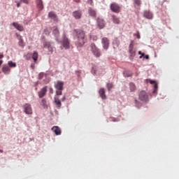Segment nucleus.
Here are the masks:
<instances>
[{"label": "nucleus", "mask_w": 179, "mask_h": 179, "mask_svg": "<svg viewBox=\"0 0 179 179\" xmlns=\"http://www.w3.org/2000/svg\"><path fill=\"white\" fill-rule=\"evenodd\" d=\"M73 32L76 33L77 37L76 45L77 47H83V45H85L87 41L86 39V34L85 33V31L81 29H74Z\"/></svg>", "instance_id": "nucleus-1"}, {"label": "nucleus", "mask_w": 179, "mask_h": 179, "mask_svg": "<svg viewBox=\"0 0 179 179\" xmlns=\"http://www.w3.org/2000/svg\"><path fill=\"white\" fill-rule=\"evenodd\" d=\"M90 50H91L92 53L93 54V55L94 57H96V58H100V57H101V52L100 51V49H99V48H97L96 44L91 43Z\"/></svg>", "instance_id": "nucleus-2"}, {"label": "nucleus", "mask_w": 179, "mask_h": 179, "mask_svg": "<svg viewBox=\"0 0 179 179\" xmlns=\"http://www.w3.org/2000/svg\"><path fill=\"white\" fill-rule=\"evenodd\" d=\"M110 10L114 13H120V12H121V7L115 2L110 3Z\"/></svg>", "instance_id": "nucleus-3"}, {"label": "nucleus", "mask_w": 179, "mask_h": 179, "mask_svg": "<svg viewBox=\"0 0 179 179\" xmlns=\"http://www.w3.org/2000/svg\"><path fill=\"white\" fill-rule=\"evenodd\" d=\"M138 99L141 101H144L145 103L149 101V95L145 91L140 92L138 94Z\"/></svg>", "instance_id": "nucleus-4"}, {"label": "nucleus", "mask_w": 179, "mask_h": 179, "mask_svg": "<svg viewBox=\"0 0 179 179\" xmlns=\"http://www.w3.org/2000/svg\"><path fill=\"white\" fill-rule=\"evenodd\" d=\"M134 41L133 40H131L130 41V44L129 45V52L130 54V57H131V58H134V57H135V55H136V50H135L134 48Z\"/></svg>", "instance_id": "nucleus-5"}, {"label": "nucleus", "mask_w": 179, "mask_h": 179, "mask_svg": "<svg viewBox=\"0 0 179 179\" xmlns=\"http://www.w3.org/2000/svg\"><path fill=\"white\" fill-rule=\"evenodd\" d=\"M24 113L25 114H33V109H31V105L29 103H25L24 105Z\"/></svg>", "instance_id": "nucleus-6"}, {"label": "nucleus", "mask_w": 179, "mask_h": 179, "mask_svg": "<svg viewBox=\"0 0 179 179\" xmlns=\"http://www.w3.org/2000/svg\"><path fill=\"white\" fill-rule=\"evenodd\" d=\"M64 81H57L55 83V89H56V90H64Z\"/></svg>", "instance_id": "nucleus-7"}, {"label": "nucleus", "mask_w": 179, "mask_h": 179, "mask_svg": "<svg viewBox=\"0 0 179 179\" xmlns=\"http://www.w3.org/2000/svg\"><path fill=\"white\" fill-rule=\"evenodd\" d=\"M101 43L104 50H108V47L110 45V41H108V38L106 37L103 38L101 40Z\"/></svg>", "instance_id": "nucleus-8"}, {"label": "nucleus", "mask_w": 179, "mask_h": 179, "mask_svg": "<svg viewBox=\"0 0 179 179\" xmlns=\"http://www.w3.org/2000/svg\"><path fill=\"white\" fill-rule=\"evenodd\" d=\"M143 17H145V19H149L151 20L153 19V13H152V12H150L149 10H144Z\"/></svg>", "instance_id": "nucleus-9"}, {"label": "nucleus", "mask_w": 179, "mask_h": 179, "mask_svg": "<svg viewBox=\"0 0 179 179\" xmlns=\"http://www.w3.org/2000/svg\"><path fill=\"white\" fill-rule=\"evenodd\" d=\"M38 97L39 99H43L47 94V86L43 87L38 92Z\"/></svg>", "instance_id": "nucleus-10"}, {"label": "nucleus", "mask_w": 179, "mask_h": 179, "mask_svg": "<svg viewBox=\"0 0 179 179\" xmlns=\"http://www.w3.org/2000/svg\"><path fill=\"white\" fill-rule=\"evenodd\" d=\"M48 17L49 19H51V20H53V22H58V17H57V15L53 11H51L48 13Z\"/></svg>", "instance_id": "nucleus-11"}, {"label": "nucleus", "mask_w": 179, "mask_h": 179, "mask_svg": "<svg viewBox=\"0 0 179 179\" xmlns=\"http://www.w3.org/2000/svg\"><path fill=\"white\" fill-rule=\"evenodd\" d=\"M97 25L99 27V29H104V26H106V22H104V20L98 18Z\"/></svg>", "instance_id": "nucleus-12"}, {"label": "nucleus", "mask_w": 179, "mask_h": 179, "mask_svg": "<svg viewBox=\"0 0 179 179\" xmlns=\"http://www.w3.org/2000/svg\"><path fill=\"white\" fill-rule=\"evenodd\" d=\"M44 48H47L50 52V54H52L53 50L51 47V43L50 42H45L43 44Z\"/></svg>", "instance_id": "nucleus-13"}, {"label": "nucleus", "mask_w": 179, "mask_h": 179, "mask_svg": "<svg viewBox=\"0 0 179 179\" xmlns=\"http://www.w3.org/2000/svg\"><path fill=\"white\" fill-rule=\"evenodd\" d=\"M2 72L5 73V75H9V73H10V67L6 64L3 65Z\"/></svg>", "instance_id": "nucleus-14"}, {"label": "nucleus", "mask_w": 179, "mask_h": 179, "mask_svg": "<svg viewBox=\"0 0 179 179\" xmlns=\"http://www.w3.org/2000/svg\"><path fill=\"white\" fill-rule=\"evenodd\" d=\"M69 45H70L69 39H68L66 37H64L63 39V47L66 50H68V48H69Z\"/></svg>", "instance_id": "nucleus-15"}, {"label": "nucleus", "mask_w": 179, "mask_h": 179, "mask_svg": "<svg viewBox=\"0 0 179 179\" xmlns=\"http://www.w3.org/2000/svg\"><path fill=\"white\" fill-rule=\"evenodd\" d=\"M73 16L75 19H80L82 17V11L76 10L73 12Z\"/></svg>", "instance_id": "nucleus-16"}, {"label": "nucleus", "mask_w": 179, "mask_h": 179, "mask_svg": "<svg viewBox=\"0 0 179 179\" xmlns=\"http://www.w3.org/2000/svg\"><path fill=\"white\" fill-rule=\"evenodd\" d=\"M99 96L100 97H101V99L103 100L106 99V90H104V88H101L99 91Z\"/></svg>", "instance_id": "nucleus-17"}, {"label": "nucleus", "mask_w": 179, "mask_h": 179, "mask_svg": "<svg viewBox=\"0 0 179 179\" xmlns=\"http://www.w3.org/2000/svg\"><path fill=\"white\" fill-rule=\"evenodd\" d=\"M52 131L55 132V135H61V129L58 126H54Z\"/></svg>", "instance_id": "nucleus-18"}, {"label": "nucleus", "mask_w": 179, "mask_h": 179, "mask_svg": "<svg viewBox=\"0 0 179 179\" xmlns=\"http://www.w3.org/2000/svg\"><path fill=\"white\" fill-rule=\"evenodd\" d=\"M13 26L17 29L19 31H23L24 28L23 26L19 24L17 22H13Z\"/></svg>", "instance_id": "nucleus-19"}, {"label": "nucleus", "mask_w": 179, "mask_h": 179, "mask_svg": "<svg viewBox=\"0 0 179 179\" xmlns=\"http://www.w3.org/2000/svg\"><path fill=\"white\" fill-rule=\"evenodd\" d=\"M88 13H89L90 16H91L92 17H96V16L97 15L95 10L92 8H90L88 9Z\"/></svg>", "instance_id": "nucleus-20"}, {"label": "nucleus", "mask_w": 179, "mask_h": 179, "mask_svg": "<svg viewBox=\"0 0 179 179\" xmlns=\"http://www.w3.org/2000/svg\"><path fill=\"white\" fill-rule=\"evenodd\" d=\"M54 99L57 108H61V106H62V104L61 103V100H59V97L55 96Z\"/></svg>", "instance_id": "nucleus-21"}, {"label": "nucleus", "mask_w": 179, "mask_h": 179, "mask_svg": "<svg viewBox=\"0 0 179 179\" xmlns=\"http://www.w3.org/2000/svg\"><path fill=\"white\" fill-rule=\"evenodd\" d=\"M36 6L40 10H43V9H44V6H43V0H36Z\"/></svg>", "instance_id": "nucleus-22"}, {"label": "nucleus", "mask_w": 179, "mask_h": 179, "mask_svg": "<svg viewBox=\"0 0 179 179\" xmlns=\"http://www.w3.org/2000/svg\"><path fill=\"white\" fill-rule=\"evenodd\" d=\"M112 20L115 24H120V18H118L115 15H112Z\"/></svg>", "instance_id": "nucleus-23"}, {"label": "nucleus", "mask_w": 179, "mask_h": 179, "mask_svg": "<svg viewBox=\"0 0 179 179\" xmlns=\"http://www.w3.org/2000/svg\"><path fill=\"white\" fill-rule=\"evenodd\" d=\"M53 35L56 37L57 41H58V37H59V30H58V28L55 27L54 29Z\"/></svg>", "instance_id": "nucleus-24"}, {"label": "nucleus", "mask_w": 179, "mask_h": 179, "mask_svg": "<svg viewBox=\"0 0 179 179\" xmlns=\"http://www.w3.org/2000/svg\"><path fill=\"white\" fill-rule=\"evenodd\" d=\"M41 106H42V107H43V108L45 109L48 108V106H47V99H45V98L43 99L41 103Z\"/></svg>", "instance_id": "nucleus-25"}, {"label": "nucleus", "mask_w": 179, "mask_h": 179, "mask_svg": "<svg viewBox=\"0 0 179 179\" xmlns=\"http://www.w3.org/2000/svg\"><path fill=\"white\" fill-rule=\"evenodd\" d=\"M32 58H33L34 62H37V59H38V52H34V53L32 55Z\"/></svg>", "instance_id": "nucleus-26"}, {"label": "nucleus", "mask_w": 179, "mask_h": 179, "mask_svg": "<svg viewBox=\"0 0 179 179\" xmlns=\"http://www.w3.org/2000/svg\"><path fill=\"white\" fill-rule=\"evenodd\" d=\"M129 89L130 92H135L136 90V86L133 83H130Z\"/></svg>", "instance_id": "nucleus-27"}, {"label": "nucleus", "mask_w": 179, "mask_h": 179, "mask_svg": "<svg viewBox=\"0 0 179 179\" xmlns=\"http://www.w3.org/2000/svg\"><path fill=\"white\" fill-rule=\"evenodd\" d=\"M124 76L126 78H129L130 76H132V72L129 71H124L123 73Z\"/></svg>", "instance_id": "nucleus-28"}, {"label": "nucleus", "mask_w": 179, "mask_h": 179, "mask_svg": "<svg viewBox=\"0 0 179 179\" xmlns=\"http://www.w3.org/2000/svg\"><path fill=\"white\" fill-rule=\"evenodd\" d=\"M8 65L9 68H16V63H15L12 61H9L8 62Z\"/></svg>", "instance_id": "nucleus-29"}, {"label": "nucleus", "mask_w": 179, "mask_h": 179, "mask_svg": "<svg viewBox=\"0 0 179 179\" xmlns=\"http://www.w3.org/2000/svg\"><path fill=\"white\" fill-rule=\"evenodd\" d=\"M64 90H56V96L58 97V96H62V91Z\"/></svg>", "instance_id": "nucleus-30"}, {"label": "nucleus", "mask_w": 179, "mask_h": 179, "mask_svg": "<svg viewBox=\"0 0 179 179\" xmlns=\"http://www.w3.org/2000/svg\"><path fill=\"white\" fill-rule=\"evenodd\" d=\"M18 44L20 47H24V42L23 41V39L22 38H20Z\"/></svg>", "instance_id": "nucleus-31"}, {"label": "nucleus", "mask_w": 179, "mask_h": 179, "mask_svg": "<svg viewBox=\"0 0 179 179\" xmlns=\"http://www.w3.org/2000/svg\"><path fill=\"white\" fill-rule=\"evenodd\" d=\"M91 72L92 73H96V72H97V66L96 65L92 66Z\"/></svg>", "instance_id": "nucleus-32"}, {"label": "nucleus", "mask_w": 179, "mask_h": 179, "mask_svg": "<svg viewBox=\"0 0 179 179\" xmlns=\"http://www.w3.org/2000/svg\"><path fill=\"white\" fill-rule=\"evenodd\" d=\"M134 3H136L137 6H141L142 2L141 1V0H134Z\"/></svg>", "instance_id": "nucleus-33"}, {"label": "nucleus", "mask_w": 179, "mask_h": 179, "mask_svg": "<svg viewBox=\"0 0 179 179\" xmlns=\"http://www.w3.org/2000/svg\"><path fill=\"white\" fill-rule=\"evenodd\" d=\"M157 87H158L157 84L155 83L153 93H157Z\"/></svg>", "instance_id": "nucleus-34"}, {"label": "nucleus", "mask_w": 179, "mask_h": 179, "mask_svg": "<svg viewBox=\"0 0 179 179\" xmlns=\"http://www.w3.org/2000/svg\"><path fill=\"white\" fill-rule=\"evenodd\" d=\"M108 90H111L113 89V83H108L107 84Z\"/></svg>", "instance_id": "nucleus-35"}, {"label": "nucleus", "mask_w": 179, "mask_h": 179, "mask_svg": "<svg viewBox=\"0 0 179 179\" xmlns=\"http://www.w3.org/2000/svg\"><path fill=\"white\" fill-rule=\"evenodd\" d=\"M87 3H88V5H91V6H93V5H94L93 3V0H87Z\"/></svg>", "instance_id": "nucleus-36"}, {"label": "nucleus", "mask_w": 179, "mask_h": 179, "mask_svg": "<svg viewBox=\"0 0 179 179\" xmlns=\"http://www.w3.org/2000/svg\"><path fill=\"white\" fill-rule=\"evenodd\" d=\"M49 93H50V94H54V89H52V87H50V88L49 89Z\"/></svg>", "instance_id": "nucleus-37"}, {"label": "nucleus", "mask_w": 179, "mask_h": 179, "mask_svg": "<svg viewBox=\"0 0 179 179\" xmlns=\"http://www.w3.org/2000/svg\"><path fill=\"white\" fill-rule=\"evenodd\" d=\"M134 36H136L137 38H141V34H139V31H137V33L136 34H134Z\"/></svg>", "instance_id": "nucleus-38"}, {"label": "nucleus", "mask_w": 179, "mask_h": 179, "mask_svg": "<svg viewBox=\"0 0 179 179\" xmlns=\"http://www.w3.org/2000/svg\"><path fill=\"white\" fill-rule=\"evenodd\" d=\"M138 54L140 56V58H142L143 57L145 56V53H143L141 51H138Z\"/></svg>", "instance_id": "nucleus-39"}, {"label": "nucleus", "mask_w": 179, "mask_h": 179, "mask_svg": "<svg viewBox=\"0 0 179 179\" xmlns=\"http://www.w3.org/2000/svg\"><path fill=\"white\" fill-rule=\"evenodd\" d=\"M31 55L30 53H28L27 55H25L26 59H27V60L30 59Z\"/></svg>", "instance_id": "nucleus-40"}, {"label": "nucleus", "mask_w": 179, "mask_h": 179, "mask_svg": "<svg viewBox=\"0 0 179 179\" xmlns=\"http://www.w3.org/2000/svg\"><path fill=\"white\" fill-rule=\"evenodd\" d=\"M44 77V73H39V79H42Z\"/></svg>", "instance_id": "nucleus-41"}, {"label": "nucleus", "mask_w": 179, "mask_h": 179, "mask_svg": "<svg viewBox=\"0 0 179 179\" xmlns=\"http://www.w3.org/2000/svg\"><path fill=\"white\" fill-rule=\"evenodd\" d=\"M44 33H45V34H50V32L48 31V29H45Z\"/></svg>", "instance_id": "nucleus-42"}, {"label": "nucleus", "mask_w": 179, "mask_h": 179, "mask_svg": "<svg viewBox=\"0 0 179 179\" xmlns=\"http://www.w3.org/2000/svg\"><path fill=\"white\" fill-rule=\"evenodd\" d=\"M31 69H34V68H36V65L32 63V64H31Z\"/></svg>", "instance_id": "nucleus-43"}, {"label": "nucleus", "mask_w": 179, "mask_h": 179, "mask_svg": "<svg viewBox=\"0 0 179 179\" xmlns=\"http://www.w3.org/2000/svg\"><path fill=\"white\" fill-rule=\"evenodd\" d=\"M22 2H24V3H29V0H21Z\"/></svg>", "instance_id": "nucleus-44"}, {"label": "nucleus", "mask_w": 179, "mask_h": 179, "mask_svg": "<svg viewBox=\"0 0 179 179\" xmlns=\"http://www.w3.org/2000/svg\"><path fill=\"white\" fill-rule=\"evenodd\" d=\"M65 100H66V96H63L62 99V101H65Z\"/></svg>", "instance_id": "nucleus-45"}, {"label": "nucleus", "mask_w": 179, "mask_h": 179, "mask_svg": "<svg viewBox=\"0 0 179 179\" xmlns=\"http://www.w3.org/2000/svg\"><path fill=\"white\" fill-rule=\"evenodd\" d=\"M2 58H3V55L0 53V60H2Z\"/></svg>", "instance_id": "nucleus-46"}, {"label": "nucleus", "mask_w": 179, "mask_h": 179, "mask_svg": "<svg viewBox=\"0 0 179 179\" xmlns=\"http://www.w3.org/2000/svg\"><path fill=\"white\" fill-rule=\"evenodd\" d=\"M74 2H76L77 3H79V2H80V0H73Z\"/></svg>", "instance_id": "nucleus-47"}, {"label": "nucleus", "mask_w": 179, "mask_h": 179, "mask_svg": "<svg viewBox=\"0 0 179 179\" xmlns=\"http://www.w3.org/2000/svg\"><path fill=\"white\" fill-rule=\"evenodd\" d=\"M145 59H149V55H145Z\"/></svg>", "instance_id": "nucleus-48"}, {"label": "nucleus", "mask_w": 179, "mask_h": 179, "mask_svg": "<svg viewBox=\"0 0 179 179\" xmlns=\"http://www.w3.org/2000/svg\"><path fill=\"white\" fill-rule=\"evenodd\" d=\"M3 62V60H0V66H1V65H2V63Z\"/></svg>", "instance_id": "nucleus-49"}, {"label": "nucleus", "mask_w": 179, "mask_h": 179, "mask_svg": "<svg viewBox=\"0 0 179 179\" xmlns=\"http://www.w3.org/2000/svg\"><path fill=\"white\" fill-rule=\"evenodd\" d=\"M20 6V3H17V7L19 8Z\"/></svg>", "instance_id": "nucleus-50"}, {"label": "nucleus", "mask_w": 179, "mask_h": 179, "mask_svg": "<svg viewBox=\"0 0 179 179\" xmlns=\"http://www.w3.org/2000/svg\"><path fill=\"white\" fill-rule=\"evenodd\" d=\"M113 121L114 122H116V121H117V119H113Z\"/></svg>", "instance_id": "nucleus-51"}, {"label": "nucleus", "mask_w": 179, "mask_h": 179, "mask_svg": "<svg viewBox=\"0 0 179 179\" xmlns=\"http://www.w3.org/2000/svg\"><path fill=\"white\" fill-rule=\"evenodd\" d=\"M150 83L153 84V83H155V81L151 80V81H150Z\"/></svg>", "instance_id": "nucleus-52"}, {"label": "nucleus", "mask_w": 179, "mask_h": 179, "mask_svg": "<svg viewBox=\"0 0 179 179\" xmlns=\"http://www.w3.org/2000/svg\"><path fill=\"white\" fill-rule=\"evenodd\" d=\"M0 153H3V150H0Z\"/></svg>", "instance_id": "nucleus-53"}, {"label": "nucleus", "mask_w": 179, "mask_h": 179, "mask_svg": "<svg viewBox=\"0 0 179 179\" xmlns=\"http://www.w3.org/2000/svg\"><path fill=\"white\" fill-rule=\"evenodd\" d=\"M136 103H138V100H135Z\"/></svg>", "instance_id": "nucleus-54"}]
</instances>
